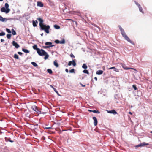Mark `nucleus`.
Segmentation results:
<instances>
[{"instance_id":"39448f33","label":"nucleus","mask_w":152,"mask_h":152,"mask_svg":"<svg viewBox=\"0 0 152 152\" xmlns=\"http://www.w3.org/2000/svg\"><path fill=\"white\" fill-rule=\"evenodd\" d=\"M135 3L136 4L137 6L138 7L139 11L140 12H141L142 14H144V12L142 9V7L138 3L135 1Z\"/></svg>"},{"instance_id":"20e7f679","label":"nucleus","mask_w":152,"mask_h":152,"mask_svg":"<svg viewBox=\"0 0 152 152\" xmlns=\"http://www.w3.org/2000/svg\"><path fill=\"white\" fill-rule=\"evenodd\" d=\"M37 52L39 55L41 56H44L45 55L44 53H46V52L42 49H37Z\"/></svg>"},{"instance_id":"4468645a","label":"nucleus","mask_w":152,"mask_h":152,"mask_svg":"<svg viewBox=\"0 0 152 152\" xmlns=\"http://www.w3.org/2000/svg\"><path fill=\"white\" fill-rule=\"evenodd\" d=\"M45 55L44 56H45L44 57V59L46 60L49 57V55L46 52V53H44Z\"/></svg>"},{"instance_id":"393cba45","label":"nucleus","mask_w":152,"mask_h":152,"mask_svg":"<svg viewBox=\"0 0 152 152\" xmlns=\"http://www.w3.org/2000/svg\"><path fill=\"white\" fill-rule=\"evenodd\" d=\"M54 27L56 29H58L60 28V27L59 26L57 25H55L54 26Z\"/></svg>"},{"instance_id":"2f4dec72","label":"nucleus","mask_w":152,"mask_h":152,"mask_svg":"<svg viewBox=\"0 0 152 152\" xmlns=\"http://www.w3.org/2000/svg\"><path fill=\"white\" fill-rule=\"evenodd\" d=\"M11 34H7V37L8 39H10V38L11 37Z\"/></svg>"},{"instance_id":"8fccbe9b","label":"nucleus","mask_w":152,"mask_h":152,"mask_svg":"<svg viewBox=\"0 0 152 152\" xmlns=\"http://www.w3.org/2000/svg\"><path fill=\"white\" fill-rule=\"evenodd\" d=\"M94 79L95 80H96V81H97V78L96 77H94Z\"/></svg>"},{"instance_id":"dca6fc26","label":"nucleus","mask_w":152,"mask_h":152,"mask_svg":"<svg viewBox=\"0 0 152 152\" xmlns=\"http://www.w3.org/2000/svg\"><path fill=\"white\" fill-rule=\"evenodd\" d=\"M5 8H6L7 9H8L9 10V11H10V10L9 8V5L7 3H6L5 4Z\"/></svg>"},{"instance_id":"f704fd0d","label":"nucleus","mask_w":152,"mask_h":152,"mask_svg":"<svg viewBox=\"0 0 152 152\" xmlns=\"http://www.w3.org/2000/svg\"><path fill=\"white\" fill-rule=\"evenodd\" d=\"M5 140L6 141H10V138H7L5 137Z\"/></svg>"},{"instance_id":"bb28decb","label":"nucleus","mask_w":152,"mask_h":152,"mask_svg":"<svg viewBox=\"0 0 152 152\" xmlns=\"http://www.w3.org/2000/svg\"><path fill=\"white\" fill-rule=\"evenodd\" d=\"M83 72L85 73H86L87 74H89V72H88V71L86 69H85V70H83Z\"/></svg>"},{"instance_id":"6ab92c4d","label":"nucleus","mask_w":152,"mask_h":152,"mask_svg":"<svg viewBox=\"0 0 152 152\" xmlns=\"http://www.w3.org/2000/svg\"><path fill=\"white\" fill-rule=\"evenodd\" d=\"M37 6L42 7L43 6V4L41 2H37Z\"/></svg>"},{"instance_id":"f8f14e48","label":"nucleus","mask_w":152,"mask_h":152,"mask_svg":"<svg viewBox=\"0 0 152 152\" xmlns=\"http://www.w3.org/2000/svg\"><path fill=\"white\" fill-rule=\"evenodd\" d=\"M93 119L94 121V126H96L97 125V120L95 117H93Z\"/></svg>"},{"instance_id":"ddd939ff","label":"nucleus","mask_w":152,"mask_h":152,"mask_svg":"<svg viewBox=\"0 0 152 152\" xmlns=\"http://www.w3.org/2000/svg\"><path fill=\"white\" fill-rule=\"evenodd\" d=\"M103 73V71L101 70H99L97 71L96 72V74L97 75H101Z\"/></svg>"},{"instance_id":"b1692460","label":"nucleus","mask_w":152,"mask_h":152,"mask_svg":"<svg viewBox=\"0 0 152 152\" xmlns=\"http://www.w3.org/2000/svg\"><path fill=\"white\" fill-rule=\"evenodd\" d=\"M31 63L35 67H37L38 66L37 64L35 62H32Z\"/></svg>"},{"instance_id":"9d476101","label":"nucleus","mask_w":152,"mask_h":152,"mask_svg":"<svg viewBox=\"0 0 152 152\" xmlns=\"http://www.w3.org/2000/svg\"><path fill=\"white\" fill-rule=\"evenodd\" d=\"M107 112L109 113L113 114H116L117 113V112L114 110H107Z\"/></svg>"},{"instance_id":"473e14b6","label":"nucleus","mask_w":152,"mask_h":152,"mask_svg":"<svg viewBox=\"0 0 152 152\" xmlns=\"http://www.w3.org/2000/svg\"><path fill=\"white\" fill-rule=\"evenodd\" d=\"M6 31L9 33H11V32L10 30L8 28H6Z\"/></svg>"},{"instance_id":"c85d7f7f","label":"nucleus","mask_w":152,"mask_h":152,"mask_svg":"<svg viewBox=\"0 0 152 152\" xmlns=\"http://www.w3.org/2000/svg\"><path fill=\"white\" fill-rule=\"evenodd\" d=\"M46 45H51L52 44V43L50 42H47L45 43Z\"/></svg>"},{"instance_id":"7ed1b4c3","label":"nucleus","mask_w":152,"mask_h":152,"mask_svg":"<svg viewBox=\"0 0 152 152\" xmlns=\"http://www.w3.org/2000/svg\"><path fill=\"white\" fill-rule=\"evenodd\" d=\"M32 109L36 113H44V112L41 113V111L40 109L38 108L37 106H33L32 107Z\"/></svg>"},{"instance_id":"7c9ffc66","label":"nucleus","mask_w":152,"mask_h":152,"mask_svg":"<svg viewBox=\"0 0 152 152\" xmlns=\"http://www.w3.org/2000/svg\"><path fill=\"white\" fill-rule=\"evenodd\" d=\"M47 72L50 74H52V70L50 69H47Z\"/></svg>"},{"instance_id":"72a5a7b5","label":"nucleus","mask_w":152,"mask_h":152,"mask_svg":"<svg viewBox=\"0 0 152 152\" xmlns=\"http://www.w3.org/2000/svg\"><path fill=\"white\" fill-rule=\"evenodd\" d=\"M53 89L54 91L58 95H59V93L58 91L56 90V89L54 88V87H53Z\"/></svg>"},{"instance_id":"37998d69","label":"nucleus","mask_w":152,"mask_h":152,"mask_svg":"<svg viewBox=\"0 0 152 152\" xmlns=\"http://www.w3.org/2000/svg\"><path fill=\"white\" fill-rule=\"evenodd\" d=\"M54 46V45H50L47 46L49 47L48 48H51V47H52L53 46Z\"/></svg>"},{"instance_id":"a19ab883","label":"nucleus","mask_w":152,"mask_h":152,"mask_svg":"<svg viewBox=\"0 0 152 152\" xmlns=\"http://www.w3.org/2000/svg\"><path fill=\"white\" fill-rule=\"evenodd\" d=\"M72 64V61H70L69 62L68 65L69 66H71Z\"/></svg>"},{"instance_id":"ea45409f","label":"nucleus","mask_w":152,"mask_h":152,"mask_svg":"<svg viewBox=\"0 0 152 152\" xmlns=\"http://www.w3.org/2000/svg\"><path fill=\"white\" fill-rule=\"evenodd\" d=\"M55 42L57 44H58L60 43V41L58 40H55Z\"/></svg>"},{"instance_id":"c756f323","label":"nucleus","mask_w":152,"mask_h":152,"mask_svg":"<svg viewBox=\"0 0 152 152\" xmlns=\"http://www.w3.org/2000/svg\"><path fill=\"white\" fill-rule=\"evenodd\" d=\"M14 58L16 59H18L19 58L18 56L16 54H15L14 55Z\"/></svg>"},{"instance_id":"4d7b16f0","label":"nucleus","mask_w":152,"mask_h":152,"mask_svg":"<svg viewBox=\"0 0 152 152\" xmlns=\"http://www.w3.org/2000/svg\"><path fill=\"white\" fill-rule=\"evenodd\" d=\"M50 86L53 88V87L52 86Z\"/></svg>"},{"instance_id":"3c124183","label":"nucleus","mask_w":152,"mask_h":152,"mask_svg":"<svg viewBox=\"0 0 152 152\" xmlns=\"http://www.w3.org/2000/svg\"><path fill=\"white\" fill-rule=\"evenodd\" d=\"M46 129H51V127H46L45 128Z\"/></svg>"},{"instance_id":"aec40b11","label":"nucleus","mask_w":152,"mask_h":152,"mask_svg":"<svg viewBox=\"0 0 152 152\" xmlns=\"http://www.w3.org/2000/svg\"><path fill=\"white\" fill-rule=\"evenodd\" d=\"M53 63L54 65L56 67H58L59 66V65L58 63L56 61H54Z\"/></svg>"},{"instance_id":"5701e85b","label":"nucleus","mask_w":152,"mask_h":152,"mask_svg":"<svg viewBox=\"0 0 152 152\" xmlns=\"http://www.w3.org/2000/svg\"><path fill=\"white\" fill-rule=\"evenodd\" d=\"M82 67L84 69H86L87 68V66L86 64H83Z\"/></svg>"},{"instance_id":"a878e982","label":"nucleus","mask_w":152,"mask_h":152,"mask_svg":"<svg viewBox=\"0 0 152 152\" xmlns=\"http://www.w3.org/2000/svg\"><path fill=\"white\" fill-rule=\"evenodd\" d=\"M12 34L13 35H15L16 34V32L13 29H12Z\"/></svg>"},{"instance_id":"49530a36","label":"nucleus","mask_w":152,"mask_h":152,"mask_svg":"<svg viewBox=\"0 0 152 152\" xmlns=\"http://www.w3.org/2000/svg\"><path fill=\"white\" fill-rule=\"evenodd\" d=\"M80 84L81 85V86H82L83 87H84L86 86L85 85H83L81 83H80Z\"/></svg>"},{"instance_id":"58836bf2","label":"nucleus","mask_w":152,"mask_h":152,"mask_svg":"<svg viewBox=\"0 0 152 152\" xmlns=\"http://www.w3.org/2000/svg\"><path fill=\"white\" fill-rule=\"evenodd\" d=\"M132 87H133V88L135 90H136L137 89V88L136 87V86L134 85H133V86H132Z\"/></svg>"},{"instance_id":"f257e3e1","label":"nucleus","mask_w":152,"mask_h":152,"mask_svg":"<svg viewBox=\"0 0 152 152\" xmlns=\"http://www.w3.org/2000/svg\"><path fill=\"white\" fill-rule=\"evenodd\" d=\"M37 19L39 22V26L42 30H44L47 33H49V29L50 28V26L49 25H46L43 23V20L42 19L39 18Z\"/></svg>"},{"instance_id":"79ce46f5","label":"nucleus","mask_w":152,"mask_h":152,"mask_svg":"<svg viewBox=\"0 0 152 152\" xmlns=\"http://www.w3.org/2000/svg\"><path fill=\"white\" fill-rule=\"evenodd\" d=\"M70 56L72 58H75L74 56L72 53H71L70 54Z\"/></svg>"},{"instance_id":"c9c22d12","label":"nucleus","mask_w":152,"mask_h":152,"mask_svg":"<svg viewBox=\"0 0 152 152\" xmlns=\"http://www.w3.org/2000/svg\"><path fill=\"white\" fill-rule=\"evenodd\" d=\"M5 34V33L4 32H2L0 33V36H3Z\"/></svg>"},{"instance_id":"423d86ee","label":"nucleus","mask_w":152,"mask_h":152,"mask_svg":"<svg viewBox=\"0 0 152 152\" xmlns=\"http://www.w3.org/2000/svg\"><path fill=\"white\" fill-rule=\"evenodd\" d=\"M1 11L2 12H5L6 14L10 12L8 9H7L4 7L1 8Z\"/></svg>"},{"instance_id":"09e8293b","label":"nucleus","mask_w":152,"mask_h":152,"mask_svg":"<svg viewBox=\"0 0 152 152\" xmlns=\"http://www.w3.org/2000/svg\"><path fill=\"white\" fill-rule=\"evenodd\" d=\"M4 39H1V42H4Z\"/></svg>"},{"instance_id":"13d9d810","label":"nucleus","mask_w":152,"mask_h":152,"mask_svg":"<svg viewBox=\"0 0 152 152\" xmlns=\"http://www.w3.org/2000/svg\"><path fill=\"white\" fill-rule=\"evenodd\" d=\"M151 132L152 133V131H151Z\"/></svg>"},{"instance_id":"6e6d98bb","label":"nucleus","mask_w":152,"mask_h":152,"mask_svg":"<svg viewBox=\"0 0 152 152\" xmlns=\"http://www.w3.org/2000/svg\"><path fill=\"white\" fill-rule=\"evenodd\" d=\"M3 0H0V1H3Z\"/></svg>"},{"instance_id":"864d4df0","label":"nucleus","mask_w":152,"mask_h":152,"mask_svg":"<svg viewBox=\"0 0 152 152\" xmlns=\"http://www.w3.org/2000/svg\"><path fill=\"white\" fill-rule=\"evenodd\" d=\"M129 114H131V115H132V112H129Z\"/></svg>"},{"instance_id":"9b49d317","label":"nucleus","mask_w":152,"mask_h":152,"mask_svg":"<svg viewBox=\"0 0 152 152\" xmlns=\"http://www.w3.org/2000/svg\"><path fill=\"white\" fill-rule=\"evenodd\" d=\"M8 19L5 18H3L2 16L0 15V21H2L4 22H6Z\"/></svg>"},{"instance_id":"f03ea898","label":"nucleus","mask_w":152,"mask_h":152,"mask_svg":"<svg viewBox=\"0 0 152 152\" xmlns=\"http://www.w3.org/2000/svg\"><path fill=\"white\" fill-rule=\"evenodd\" d=\"M119 28L121 31V34L122 35L123 37L125 38V39L132 44L134 45V42L132 41L127 36L126 33L124 31V30L121 27V26H119Z\"/></svg>"},{"instance_id":"603ef678","label":"nucleus","mask_w":152,"mask_h":152,"mask_svg":"<svg viewBox=\"0 0 152 152\" xmlns=\"http://www.w3.org/2000/svg\"><path fill=\"white\" fill-rule=\"evenodd\" d=\"M10 142H13V141H12V140H10Z\"/></svg>"},{"instance_id":"de8ad7c7","label":"nucleus","mask_w":152,"mask_h":152,"mask_svg":"<svg viewBox=\"0 0 152 152\" xmlns=\"http://www.w3.org/2000/svg\"><path fill=\"white\" fill-rule=\"evenodd\" d=\"M65 71L66 72L68 73V70L67 69H65Z\"/></svg>"},{"instance_id":"a211bd4d","label":"nucleus","mask_w":152,"mask_h":152,"mask_svg":"<svg viewBox=\"0 0 152 152\" xmlns=\"http://www.w3.org/2000/svg\"><path fill=\"white\" fill-rule=\"evenodd\" d=\"M109 69H113L114 71H116V72H118V69H117L115 67H113L110 68H109Z\"/></svg>"},{"instance_id":"1a4fd4ad","label":"nucleus","mask_w":152,"mask_h":152,"mask_svg":"<svg viewBox=\"0 0 152 152\" xmlns=\"http://www.w3.org/2000/svg\"><path fill=\"white\" fill-rule=\"evenodd\" d=\"M12 45L15 46L16 48H18L19 47V45L15 41H13L12 42Z\"/></svg>"},{"instance_id":"f3484780","label":"nucleus","mask_w":152,"mask_h":152,"mask_svg":"<svg viewBox=\"0 0 152 152\" xmlns=\"http://www.w3.org/2000/svg\"><path fill=\"white\" fill-rule=\"evenodd\" d=\"M88 111H89L90 112H93L94 113H98V114L99 113H100V112L99 111H96V110H88Z\"/></svg>"},{"instance_id":"e433bc0d","label":"nucleus","mask_w":152,"mask_h":152,"mask_svg":"<svg viewBox=\"0 0 152 152\" xmlns=\"http://www.w3.org/2000/svg\"><path fill=\"white\" fill-rule=\"evenodd\" d=\"M72 64L74 66H75L76 65V63L73 60L72 61Z\"/></svg>"},{"instance_id":"cd10ccee","label":"nucleus","mask_w":152,"mask_h":152,"mask_svg":"<svg viewBox=\"0 0 152 152\" xmlns=\"http://www.w3.org/2000/svg\"><path fill=\"white\" fill-rule=\"evenodd\" d=\"M65 43V41L64 39H63L61 41H60V43L61 44H64Z\"/></svg>"},{"instance_id":"a18cd8bd","label":"nucleus","mask_w":152,"mask_h":152,"mask_svg":"<svg viewBox=\"0 0 152 152\" xmlns=\"http://www.w3.org/2000/svg\"><path fill=\"white\" fill-rule=\"evenodd\" d=\"M18 53L20 55H22V53H21V52H18Z\"/></svg>"},{"instance_id":"c03bdc74","label":"nucleus","mask_w":152,"mask_h":152,"mask_svg":"<svg viewBox=\"0 0 152 152\" xmlns=\"http://www.w3.org/2000/svg\"><path fill=\"white\" fill-rule=\"evenodd\" d=\"M43 48H48L49 47L47 46H44L43 47Z\"/></svg>"},{"instance_id":"4be33fe9","label":"nucleus","mask_w":152,"mask_h":152,"mask_svg":"<svg viewBox=\"0 0 152 152\" xmlns=\"http://www.w3.org/2000/svg\"><path fill=\"white\" fill-rule=\"evenodd\" d=\"M22 50L25 53H28L29 52V51L27 49H23Z\"/></svg>"},{"instance_id":"5fc2aeb1","label":"nucleus","mask_w":152,"mask_h":152,"mask_svg":"<svg viewBox=\"0 0 152 152\" xmlns=\"http://www.w3.org/2000/svg\"><path fill=\"white\" fill-rule=\"evenodd\" d=\"M43 35V33H42L41 34V35L42 36Z\"/></svg>"},{"instance_id":"6e6552de","label":"nucleus","mask_w":152,"mask_h":152,"mask_svg":"<svg viewBox=\"0 0 152 152\" xmlns=\"http://www.w3.org/2000/svg\"><path fill=\"white\" fill-rule=\"evenodd\" d=\"M148 143H146L145 142H142L139 144H138L137 145H136L135 147H142L144 146H145L146 145H148Z\"/></svg>"},{"instance_id":"4c0bfd02","label":"nucleus","mask_w":152,"mask_h":152,"mask_svg":"<svg viewBox=\"0 0 152 152\" xmlns=\"http://www.w3.org/2000/svg\"><path fill=\"white\" fill-rule=\"evenodd\" d=\"M75 70L73 69L69 71V72L71 73H74Z\"/></svg>"},{"instance_id":"412c9836","label":"nucleus","mask_w":152,"mask_h":152,"mask_svg":"<svg viewBox=\"0 0 152 152\" xmlns=\"http://www.w3.org/2000/svg\"><path fill=\"white\" fill-rule=\"evenodd\" d=\"M33 48L34 50H36L37 51V49H39V48H37V46L36 45H35L33 46Z\"/></svg>"},{"instance_id":"0eeeda50","label":"nucleus","mask_w":152,"mask_h":152,"mask_svg":"<svg viewBox=\"0 0 152 152\" xmlns=\"http://www.w3.org/2000/svg\"><path fill=\"white\" fill-rule=\"evenodd\" d=\"M122 66L123 68L125 69L128 70L129 69H132L134 70L135 71V73L137 72V71L134 68H132L127 67L124 64Z\"/></svg>"},{"instance_id":"2eb2a0df","label":"nucleus","mask_w":152,"mask_h":152,"mask_svg":"<svg viewBox=\"0 0 152 152\" xmlns=\"http://www.w3.org/2000/svg\"><path fill=\"white\" fill-rule=\"evenodd\" d=\"M32 23L34 27H35L37 26V23H38V22L37 20H36L35 21L34 20H33Z\"/></svg>"}]
</instances>
